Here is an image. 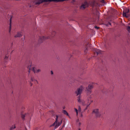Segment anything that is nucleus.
Segmentation results:
<instances>
[{
  "instance_id": "f257e3e1",
  "label": "nucleus",
  "mask_w": 130,
  "mask_h": 130,
  "mask_svg": "<svg viewBox=\"0 0 130 130\" xmlns=\"http://www.w3.org/2000/svg\"><path fill=\"white\" fill-rule=\"evenodd\" d=\"M84 89L83 87L81 86L79 88L77 89L75 91V93L76 94V96L79 95L78 97V99H77L79 103H82V104L83 105H85V104L83 103V102L80 99L81 98V94L82 93V91Z\"/></svg>"
},
{
  "instance_id": "f03ea898",
  "label": "nucleus",
  "mask_w": 130,
  "mask_h": 130,
  "mask_svg": "<svg viewBox=\"0 0 130 130\" xmlns=\"http://www.w3.org/2000/svg\"><path fill=\"white\" fill-rule=\"evenodd\" d=\"M66 0H34V3L35 5H39L44 2H62Z\"/></svg>"
},
{
  "instance_id": "7ed1b4c3",
  "label": "nucleus",
  "mask_w": 130,
  "mask_h": 130,
  "mask_svg": "<svg viewBox=\"0 0 130 130\" xmlns=\"http://www.w3.org/2000/svg\"><path fill=\"white\" fill-rule=\"evenodd\" d=\"M53 114L54 115V117H55V116L56 117V121L53 124L50 126V127L52 126H55V129L54 130H55V129L57 128L62 123V120H61L60 122H58V116L57 115H55V116L54 115L55 114Z\"/></svg>"
},
{
  "instance_id": "20e7f679",
  "label": "nucleus",
  "mask_w": 130,
  "mask_h": 130,
  "mask_svg": "<svg viewBox=\"0 0 130 130\" xmlns=\"http://www.w3.org/2000/svg\"><path fill=\"white\" fill-rule=\"evenodd\" d=\"M99 2H100L101 3L103 4H105L104 0H93L91 2L90 4L93 7L97 6L99 5Z\"/></svg>"
},
{
  "instance_id": "39448f33",
  "label": "nucleus",
  "mask_w": 130,
  "mask_h": 130,
  "mask_svg": "<svg viewBox=\"0 0 130 130\" xmlns=\"http://www.w3.org/2000/svg\"><path fill=\"white\" fill-rule=\"evenodd\" d=\"M27 68L29 70V73L30 72L29 71L31 70L33 71L34 73H39L41 71L40 69H35L34 67H32V66L30 65H29L28 66Z\"/></svg>"
},
{
  "instance_id": "423d86ee",
  "label": "nucleus",
  "mask_w": 130,
  "mask_h": 130,
  "mask_svg": "<svg viewBox=\"0 0 130 130\" xmlns=\"http://www.w3.org/2000/svg\"><path fill=\"white\" fill-rule=\"evenodd\" d=\"M95 84V83H93L89 85L88 87H86V91L88 94H90L91 92V90L93 88V86Z\"/></svg>"
},
{
  "instance_id": "0eeeda50",
  "label": "nucleus",
  "mask_w": 130,
  "mask_h": 130,
  "mask_svg": "<svg viewBox=\"0 0 130 130\" xmlns=\"http://www.w3.org/2000/svg\"><path fill=\"white\" fill-rule=\"evenodd\" d=\"M129 12V10L127 8H126L124 10L123 12V15L124 17H125L126 18L128 17L129 15V14H128Z\"/></svg>"
},
{
  "instance_id": "6e6552de",
  "label": "nucleus",
  "mask_w": 130,
  "mask_h": 130,
  "mask_svg": "<svg viewBox=\"0 0 130 130\" xmlns=\"http://www.w3.org/2000/svg\"><path fill=\"white\" fill-rule=\"evenodd\" d=\"M89 5L87 2H85L80 7V9L82 10L86 8Z\"/></svg>"
},
{
  "instance_id": "1a4fd4ad",
  "label": "nucleus",
  "mask_w": 130,
  "mask_h": 130,
  "mask_svg": "<svg viewBox=\"0 0 130 130\" xmlns=\"http://www.w3.org/2000/svg\"><path fill=\"white\" fill-rule=\"evenodd\" d=\"M93 113L95 114L97 117H100L101 116V114L99 112V110L96 109L94 110L93 111Z\"/></svg>"
},
{
  "instance_id": "9d476101",
  "label": "nucleus",
  "mask_w": 130,
  "mask_h": 130,
  "mask_svg": "<svg viewBox=\"0 0 130 130\" xmlns=\"http://www.w3.org/2000/svg\"><path fill=\"white\" fill-rule=\"evenodd\" d=\"M93 51L95 53H96L97 55H98L99 54H102V52L99 49H97L94 48Z\"/></svg>"
},
{
  "instance_id": "9b49d317",
  "label": "nucleus",
  "mask_w": 130,
  "mask_h": 130,
  "mask_svg": "<svg viewBox=\"0 0 130 130\" xmlns=\"http://www.w3.org/2000/svg\"><path fill=\"white\" fill-rule=\"evenodd\" d=\"M91 46V44H90L89 43H88L86 45V47H85V48L84 50V52L85 53V54H86L87 53V52L88 51V47H90Z\"/></svg>"
},
{
  "instance_id": "f8f14e48",
  "label": "nucleus",
  "mask_w": 130,
  "mask_h": 130,
  "mask_svg": "<svg viewBox=\"0 0 130 130\" xmlns=\"http://www.w3.org/2000/svg\"><path fill=\"white\" fill-rule=\"evenodd\" d=\"M49 38H50V37H44V36L40 37V40L41 41H43V40H44L45 39Z\"/></svg>"
},
{
  "instance_id": "ddd939ff",
  "label": "nucleus",
  "mask_w": 130,
  "mask_h": 130,
  "mask_svg": "<svg viewBox=\"0 0 130 130\" xmlns=\"http://www.w3.org/2000/svg\"><path fill=\"white\" fill-rule=\"evenodd\" d=\"M71 2L73 3L74 4H75V6L77 7V8L78 6V5H76L77 4V3H76L75 2V1L74 0H72Z\"/></svg>"
},
{
  "instance_id": "4468645a",
  "label": "nucleus",
  "mask_w": 130,
  "mask_h": 130,
  "mask_svg": "<svg viewBox=\"0 0 130 130\" xmlns=\"http://www.w3.org/2000/svg\"><path fill=\"white\" fill-rule=\"evenodd\" d=\"M22 36V35L20 33H18L17 35L15 36L14 37H20Z\"/></svg>"
},
{
  "instance_id": "2eb2a0df",
  "label": "nucleus",
  "mask_w": 130,
  "mask_h": 130,
  "mask_svg": "<svg viewBox=\"0 0 130 130\" xmlns=\"http://www.w3.org/2000/svg\"><path fill=\"white\" fill-rule=\"evenodd\" d=\"M27 114H25V115H23L21 114V117L22 119H24V117L26 116Z\"/></svg>"
},
{
  "instance_id": "dca6fc26",
  "label": "nucleus",
  "mask_w": 130,
  "mask_h": 130,
  "mask_svg": "<svg viewBox=\"0 0 130 130\" xmlns=\"http://www.w3.org/2000/svg\"><path fill=\"white\" fill-rule=\"evenodd\" d=\"M63 113L67 116H68V112L65 110H63Z\"/></svg>"
},
{
  "instance_id": "f3484780",
  "label": "nucleus",
  "mask_w": 130,
  "mask_h": 130,
  "mask_svg": "<svg viewBox=\"0 0 130 130\" xmlns=\"http://www.w3.org/2000/svg\"><path fill=\"white\" fill-rule=\"evenodd\" d=\"M15 128V125H13L10 128V130H12Z\"/></svg>"
},
{
  "instance_id": "a211bd4d",
  "label": "nucleus",
  "mask_w": 130,
  "mask_h": 130,
  "mask_svg": "<svg viewBox=\"0 0 130 130\" xmlns=\"http://www.w3.org/2000/svg\"><path fill=\"white\" fill-rule=\"evenodd\" d=\"M11 18H10V26H9V32H10V30H11Z\"/></svg>"
},
{
  "instance_id": "6ab92c4d",
  "label": "nucleus",
  "mask_w": 130,
  "mask_h": 130,
  "mask_svg": "<svg viewBox=\"0 0 130 130\" xmlns=\"http://www.w3.org/2000/svg\"><path fill=\"white\" fill-rule=\"evenodd\" d=\"M8 58V56L7 55H6L5 56V57L4 58V62H6V60Z\"/></svg>"
},
{
  "instance_id": "aec40b11",
  "label": "nucleus",
  "mask_w": 130,
  "mask_h": 130,
  "mask_svg": "<svg viewBox=\"0 0 130 130\" xmlns=\"http://www.w3.org/2000/svg\"><path fill=\"white\" fill-rule=\"evenodd\" d=\"M31 80L32 82L35 81V82H36L37 83V80H36L34 78H33L32 77H31Z\"/></svg>"
},
{
  "instance_id": "412c9836",
  "label": "nucleus",
  "mask_w": 130,
  "mask_h": 130,
  "mask_svg": "<svg viewBox=\"0 0 130 130\" xmlns=\"http://www.w3.org/2000/svg\"><path fill=\"white\" fill-rule=\"evenodd\" d=\"M127 30L129 32L130 31V26H128L127 28Z\"/></svg>"
},
{
  "instance_id": "4be33fe9",
  "label": "nucleus",
  "mask_w": 130,
  "mask_h": 130,
  "mask_svg": "<svg viewBox=\"0 0 130 130\" xmlns=\"http://www.w3.org/2000/svg\"><path fill=\"white\" fill-rule=\"evenodd\" d=\"M75 111H76V112L77 115H78L77 110V109H76L75 108Z\"/></svg>"
},
{
  "instance_id": "5701e85b",
  "label": "nucleus",
  "mask_w": 130,
  "mask_h": 130,
  "mask_svg": "<svg viewBox=\"0 0 130 130\" xmlns=\"http://www.w3.org/2000/svg\"><path fill=\"white\" fill-rule=\"evenodd\" d=\"M78 110L79 111H80L81 110V109L80 106H78Z\"/></svg>"
},
{
  "instance_id": "b1692460",
  "label": "nucleus",
  "mask_w": 130,
  "mask_h": 130,
  "mask_svg": "<svg viewBox=\"0 0 130 130\" xmlns=\"http://www.w3.org/2000/svg\"><path fill=\"white\" fill-rule=\"evenodd\" d=\"M65 125L64 124L62 126V128L60 129V130H61L62 128L64 127Z\"/></svg>"
},
{
  "instance_id": "393cba45",
  "label": "nucleus",
  "mask_w": 130,
  "mask_h": 130,
  "mask_svg": "<svg viewBox=\"0 0 130 130\" xmlns=\"http://www.w3.org/2000/svg\"><path fill=\"white\" fill-rule=\"evenodd\" d=\"M95 28H96L97 29H98L99 28V27H97L96 26H95Z\"/></svg>"
},
{
  "instance_id": "a878e982",
  "label": "nucleus",
  "mask_w": 130,
  "mask_h": 130,
  "mask_svg": "<svg viewBox=\"0 0 130 130\" xmlns=\"http://www.w3.org/2000/svg\"><path fill=\"white\" fill-rule=\"evenodd\" d=\"M51 74H53V72L52 71H51Z\"/></svg>"
},
{
  "instance_id": "bb28decb",
  "label": "nucleus",
  "mask_w": 130,
  "mask_h": 130,
  "mask_svg": "<svg viewBox=\"0 0 130 130\" xmlns=\"http://www.w3.org/2000/svg\"><path fill=\"white\" fill-rule=\"evenodd\" d=\"M79 126H80L81 125V123L80 122L79 123Z\"/></svg>"
},
{
  "instance_id": "cd10ccee",
  "label": "nucleus",
  "mask_w": 130,
  "mask_h": 130,
  "mask_svg": "<svg viewBox=\"0 0 130 130\" xmlns=\"http://www.w3.org/2000/svg\"><path fill=\"white\" fill-rule=\"evenodd\" d=\"M80 129H81L80 128H79L78 129V130H80Z\"/></svg>"
},
{
  "instance_id": "c85d7f7f",
  "label": "nucleus",
  "mask_w": 130,
  "mask_h": 130,
  "mask_svg": "<svg viewBox=\"0 0 130 130\" xmlns=\"http://www.w3.org/2000/svg\"><path fill=\"white\" fill-rule=\"evenodd\" d=\"M104 90H103V91H102V92H103V93H105V92H104Z\"/></svg>"
},
{
  "instance_id": "c756f323",
  "label": "nucleus",
  "mask_w": 130,
  "mask_h": 130,
  "mask_svg": "<svg viewBox=\"0 0 130 130\" xmlns=\"http://www.w3.org/2000/svg\"><path fill=\"white\" fill-rule=\"evenodd\" d=\"M81 116L82 117L83 116L82 115V114H81Z\"/></svg>"
},
{
  "instance_id": "7c9ffc66",
  "label": "nucleus",
  "mask_w": 130,
  "mask_h": 130,
  "mask_svg": "<svg viewBox=\"0 0 130 130\" xmlns=\"http://www.w3.org/2000/svg\"><path fill=\"white\" fill-rule=\"evenodd\" d=\"M31 86H32V84H31Z\"/></svg>"
},
{
  "instance_id": "2f4dec72",
  "label": "nucleus",
  "mask_w": 130,
  "mask_h": 130,
  "mask_svg": "<svg viewBox=\"0 0 130 130\" xmlns=\"http://www.w3.org/2000/svg\"><path fill=\"white\" fill-rule=\"evenodd\" d=\"M53 33H55V32L54 31V32H53Z\"/></svg>"
},
{
  "instance_id": "473e14b6",
  "label": "nucleus",
  "mask_w": 130,
  "mask_h": 130,
  "mask_svg": "<svg viewBox=\"0 0 130 130\" xmlns=\"http://www.w3.org/2000/svg\"><path fill=\"white\" fill-rule=\"evenodd\" d=\"M88 106H89V105H87V107H88Z\"/></svg>"
},
{
  "instance_id": "72a5a7b5",
  "label": "nucleus",
  "mask_w": 130,
  "mask_h": 130,
  "mask_svg": "<svg viewBox=\"0 0 130 130\" xmlns=\"http://www.w3.org/2000/svg\"><path fill=\"white\" fill-rule=\"evenodd\" d=\"M25 128V130H27V129H26V128Z\"/></svg>"
},
{
  "instance_id": "f704fd0d",
  "label": "nucleus",
  "mask_w": 130,
  "mask_h": 130,
  "mask_svg": "<svg viewBox=\"0 0 130 130\" xmlns=\"http://www.w3.org/2000/svg\"><path fill=\"white\" fill-rule=\"evenodd\" d=\"M53 112H53V111H52V112H52V113H53Z\"/></svg>"
},
{
  "instance_id": "c9c22d12",
  "label": "nucleus",
  "mask_w": 130,
  "mask_h": 130,
  "mask_svg": "<svg viewBox=\"0 0 130 130\" xmlns=\"http://www.w3.org/2000/svg\"><path fill=\"white\" fill-rule=\"evenodd\" d=\"M24 39H23V40H24Z\"/></svg>"
},
{
  "instance_id": "e433bc0d",
  "label": "nucleus",
  "mask_w": 130,
  "mask_h": 130,
  "mask_svg": "<svg viewBox=\"0 0 130 130\" xmlns=\"http://www.w3.org/2000/svg\"><path fill=\"white\" fill-rule=\"evenodd\" d=\"M53 36L52 35V37H53Z\"/></svg>"
},
{
  "instance_id": "4c0bfd02",
  "label": "nucleus",
  "mask_w": 130,
  "mask_h": 130,
  "mask_svg": "<svg viewBox=\"0 0 130 130\" xmlns=\"http://www.w3.org/2000/svg\"><path fill=\"white\" fill-rule=\"evenodd\" d=\"M30 62V63H31V62H30H30Z\"/></svg>"
}]
</instances>
